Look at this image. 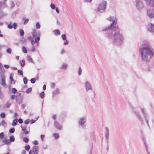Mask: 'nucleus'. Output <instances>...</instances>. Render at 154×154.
<instances>
[{"instance_id": "nucleus-1", "label": "nucleus", "mask_w": 154, "mask_h": 154, "mask_svg": "<svg viewBox=\"0 0 154 154\" xmlns=\"http://www.w3.org/2000/svg\"><path fill=\"white\" fill-rule=\"evenodd\" d=\"M140 57L143 62L148 64L154 55V50L149 45V42L146 40L143 42L139 49Z\"/></svg>"}, {"instance_id": "nucleus-2", "label": "nucleus", "mask_w": 154, "mask_h": 154, "mask_svg": "<svg viewBox=\"0 0 154 154\" xmlns=\"http://www.w3.org/2000/svg\"><path fill=\"white\" fill-rule=\"evenodd\" d=\"M116 21H114L109 26L105 27L102 30V32L106 37L110 38L112 35L113 32H115L119 29L118 26H116Z\"/></svg>"}, {"instance_id": "nucleus-3", "label": "nucleus", "mask_w": 154, "mask_h": 154, "mask_svg": "<svg viewBox=\"0 0 154 154\" xmlns=\"http://www.w3.org/2000/svg\"><path fill=\"white\" fill-rule=\"evenodd\" d=\"M113 43L118 45H120L122 44L123 41V37L120 32V29H119L114 33L112 37Z\"/></svg>"}, {"instance_id": "nucleus-4", "label": "nucleus", "mask_w": 154, "mask_h": 154, "mask_svg": "<svg viewBox=\"0 0 154 154\" xmlns=\"http://www.w3.org/2000/svg\"><path fill=\"white\" fill-rule=\"evenodd\" d=\"M129 105L132 111L134 112V114L137 117L140 122V123H141V125L143 124L144 121L143 120V119L139 112L136 111L135 110V108L131 104L129 103Z\"/></svg>"}, {"instance_id": "nucleus-5", "label": "nucleus", "mask_w": 154, "mask_h": 154, "mask_svg": "<svg viewBox=\"0 0 154 154\" xmlns=\"http://www.w3.org/2000/svg\"><path fill=\"white\" fill-rule=\"evenodd\" d=\"M107 3L106 1H103L99 5L97 9V11L100 13L105 12L106 8Z\"/></svg>"}, {"instance_id": "nucleus-6", "label": "nucleus", "mask_w": 154, "mask_h": 154, "mask_svg": "<svg viewBox=\"0 0 154 154\" xmlns=\"http://www.w3.org/2000/svg\"><path fill=\"white\" fill-rule=\"evenodd\" d=\"M140 110L143 114V118L146 123L147 125L149 128H150V126L149 123V116L148 115L145 111L144 108H141Z\"/></svg>"}, {"instance_id": "nucleus-7", "label": "nucleus", "mask_w": 154, "mask_h": 154, "mask_svg": "<svg viewBox=\"0 0 154 154\" xmlns=\"http://www.w3.org/2000/svg\"><path fill=\"white\" fill-rule=\"evenodd\" d=\"M109 129L107 127H105V137L106 141L107 146L106 149L107 151L109 150Z\"/></svg>"}, {"instance_id": "nucleus-8", "label": "nucleus", "mask_w": 154, "mask_h": 154, "mask_svg": "<svg viewBox=\"0 0 154 154\" xmlns=\"http://www.w3.org/2000/svg\"><path fill=\"white\" fill-rule=\"evenodd\" d=\"M136 6L138 10H140L144 7V5L142 1L140 0H137Z\"/></svg>"}, {"instance_id": "nucleus-9", "label": "nucleus", "mask_w": 154, "mask_h": 154, "mask_svg": "<svg viewBox=\"0 0 154 154\" xmlns=\"http://www.w3.org/2000/svg\"><path fill=\"white\" fill-rule=\"evenodd\" d=\"M32 34L33 37L35 38L37 37H39L41 35V33L40 31H38L36 29H34L32 30Z\"/></svg>"}, {"instance_id": "nucleus-10", "label": "nucleus", "mask_w": 154, "mask_h": 154, "mask_svg": "<svg viewBox=\"0 0 154 154\" xmlns=\"http://www.w3.org/2000/svg\"><path fill=\"white\" fill-rule=\"evenodd\" d=\"M148 16L152 18L154 17V10L153 9H148L147 11Z\"/></svg>"}, {"instance_id": "nucleus-11", "label": "nucleus", "mask_w": 154, "mask_h": 154, "mask_svg": "<svg viewBox=\"0 0 154 154\" xmlns=\"http://www.w3.org/2000/svg\"><path fill=\"white\" fill-rule=\"evenodd\" d=\"M147 29L150 32H154V24L151 23L147 26Z\"/></svg>"}, {"instance_id": "nucleus-12", "label": "nucleus", "mask_w": 154, "mask_h": 154, "mask_svg": "<svg viewBox=\"0 0 154 154\" xmlns=\"http://www.w3.org/2000/svg\"><path fill=\"white\" fill-rule=\"evenodd\" d=\"M147 5L154 7V0H144Z\"/></svg>"}, {"instance_id": "nucleus-13", "label": "nucleus", "mask_w": 154, "mask_h": 154, "mask_svg": "<svg viewBox=\"0 0 154 154\" xmlns=\"http://www.w3.org/2000/svg\"><path fill=\"white\" fill-rule=\"evenodd\" d=\"M54 126L58 129L61 130L62 129V126L60 125L57 121H55L54 122Z\"/></svg>"}, {"instance_id": "nucleus-14", "label": "nucleus", "mask_w": 154, "mask_h": 154, "mask_svg": "<svg viewBox=\"0 0 154 154\" xmlns=\"http://www.w3.org/2000/svg\"><path fill=\"white\" fill-rule=\"evenodd\" d=\"M38 146H34L32 148V151L33 154H38Z\"/></svg>"}, {"instance_id": "nucleus-15", "label": "nucleus", "mask_w": 154, "mask_h": 154, "mask_svg": "<svg viewBox=\"0 0 154 154\" xmlns=\"http://www.w3.org/2000/svg\"><path fill=\"white\" fill-rule=\"evenodd\" d=\"M23 97H18L16 98V102L18 104H20L22 102Z\"/></svg>"}, {"instance_id": "nucleus-16", "label": "nucleus", "mask_w": 154, "mask_h": 154, "mask_svg": "<svg viewBox=\"0 0 154 154\" xmlns=\"http://www.w3.org/2000/svg\"><path fill=\"white\" fill-rule=\"evenodd\" d=\"M1 79V82L0 83V84L4 87H5L6 84L5 82V76L0 77Z\"/></svg>"}, {"instance_id": "nucleus-17", "label": "nucleus", "mask_w": 154, "mask_h": 154, "mask_svg": "<svg viewBox=\"0 0 154 154\" xmlns=\"http://www.w3.org/2000/svg\"><path fill=\"white\" fill-rule=\"evenodd\" d=\"M22 130L24 132L25 134H28L29 133V131L26 130V125L23 126L22 125L21 126Z\"/></svg>"}, {"instance_id": "nucleus-18", "label": "nucleus", "mask_w": 154, "mask_h": 154, "mask_svg": "<svg viewBox=\"0 0 154 154\" xmlns=\"http://www.w3.org/2000/svg\"><path fill=\"white\" fill-rule=\"evenodd\" d=\"M5 70L4 67H0V77L5 76Z\"/></svg>"}, {"instance_id": "nucleus-19", "label": "nucleus", "mask_w": 154, "mask_h": 154, "mask_svg": "<svg viewBox=\"0 0 154 154\" xmlns=\"http://www.w3.org/2000/svg\"><path fill=\"white\" fill-rule=\"evenodd\" d=\"M107 20H109L110 21H112V22H113L114 21H116V26H118V25L117 24V19H114V17L113 16H110L109 17L107 18Z\"/></svg>"}, {"instance_id": "nucleus-20", "label": "nucleus", "mask_w": 154, "mask_h": 154, "mask_svg": "<svg viewBox=\"0 0 154 154\" xmlns=\"http://www.w3.org/2000/svg\"><path fill=\"white\" fill-rule=\"evenodd\" d=\"M86 120L84 117L81 118L79 121V123L81 125H83L86 122Z\"/></svg>"}, {"instance_id": "nucleus-21", "label": "nucleus", "mask_w": 154, "mask_h": 154, "mask_svg": "<svg viewBox=\"0 0 154 154\" xmlns=\"http://www.w3.org/2000/svg\"><path fill=\"white\" fill-rule=\"evenodd\" d=\"M85 87L86 89L90 90L91 89V86L89 83L88 82H86L85 83Z\"/></svg>"}, {"instance_id": "nucleus-22", "label": "nucleus", "mask_w": 154, "mask_h": 154, "mask_svg": "<svg viewBox=\"0 0 154 154\" xmlns=\"http://www.w3.org/2000/svg\"><path fill=\"white\" fill-rule=\"evenodd\" d=\"M13 75L14 74L13 73H11L10 75L9 78L10 80L11 83H12L13 82V84H14L16 82L14 80L13 78Z\"/></svg>"}, {"instance_id": "nucleus-23", "label": "nucleus", "mask_w": 154, "mask_h": 154, "mask_svg": "<svg viewBox=\"0 0 154 154\" xmlns=\"http://www.w3.org/2000/svg\"><path fill=\"white\" fill-rule=\"evenodd\" d=\"M40 40V38L39 37H37L35 38V40H32L31 42V44L32 45H33L35 43H38Z\"/></svg>"}, {"instance_id": "nucleus-24", "label": "nucleus", "mask_w": 154, "mask_h": 154, "mask_svg": "<svg viewBox=\"0 0 154 154\" xmlns=\"http://www.w3.org/2000/svg\"><path fill=\"white\" fill-rule=\"evenodd\" d=\"M59 93V90L58 88H57L52 92L53 97H54L55 95L58 94Z\"/></svg>"}, {"instance_id": "nucleus-25", "label": "nucleus", "mask_w": 154, "mask_h": 154, "mask_svg": "<svg viewBox=\"0 0 154 154\" xmlns=\"http://www.w3.org/2000/svg\"><path fill=\"white\" fill-rule=\"evenodd\" d=\"M17 118H16L13 121V122L12 123V126H15L17 125Z\"/></svg>"}, {"instance_id": "nucleus-26", "label": "nucleus", "mask_w": 154, "mask_h": 154, "mask_svg": "<svg viewBox=\"0 0 154 154\" xmlns=\"http://www.w3.org/2000/svg\"><path fill=\"white\" fill-rule=\"evenodd\" d=\"M54 34L56 35H59L60 34V32L58 29L54 30Z\"/></svg>"}, {"instance_id": "nucleus-27", "label": "nucleus", "mask_w": 154, "mask_h": 154, "mask_svg": "<svg viewBox=\"0 0 154 154\" xmlns=\"http://www.w3.org/2000/svg\"><path fill=\"white\" fill-rule=\"evenodd\" d=\"M143 141H144V145H145V148L146 149V151L147 152V153H148V154H149V152L148 151V150L147 146V144H146V141L145 140V139L144 138H143Z\"/></svg>"}, {"instance_id": "nucleus-28", "label": "nucleus", "mask_w": 154, "mask_h": 154, "mask_svg": "<svg viewBox=\"0 0 154 154\" xmlns=\"http://www.w3.org/2000/svg\"><path fill=\"white\" fill-rule=\"evenodd\" d=\"M2 141L3 142H5V143L6 144H8L10 142L9 140H8L7 138H5V139H3L2 140Z\"/></svg>"}, {"instance_id": "nucleus-29", "label": "nucleus", "mask_w": 154, "mask_h": 154, "mask_svg": "<svg viewBox=\"0 0 154 154\" xmlns=\"http://www.w3.org/2000/svg\"><path fill=\"white\" fill-rule=\"evenodd\" d=\"M20 64L21 66L22 67H24L25 64V60H23L20 61Z\"/></svg>"}, {"instance_id": "nucleus-30", "label": "nucleus", "mask_w": 154, "mask_h": 154, "mask_svg": "<svg viewBox=\"0 0 154 154\" xmlns=\"http://www.w3.org/2000/svg\"><path fill=\"white\" fill-rule=\"evenodd\" d=\"M19 32L20 35L21 36H23L24 34V32L23 30L20 29L19 30Z\"/></svg>"}, {"instance_id": "nucleus-31", "label": "nucleus", "mask_w": 154, "mask_h": 154, "mask_svg": "<svg viewBox=\"0 0 154 154\" xmlns=\"http://www.w3.org/2000/svg\"><path fill=\"white\" fill-rule=\"evenodd\" d=\"M27 59L28 61H30V62L34 63V61L32 60V58L29 55H27Z\"/></svg>"}, {"instance_id": "nucleus-32", "label": "nucleus", "mask_w": 154, "mask_h": 154, "mask_svg": "<svg viewBox=\"0 0 154 154\" xmlns=\"http://www.w3.org/2000/svg\"><path fill=\"white\" fill-rule=\"evenodd\" d=\"M22 48L23 53H27V50L25 47L23 46Z\"/></svg>"}, {"instance_id": "nucleus-33", "label": "nucleus", "mask_w": 154, "mask_h": 154, "mask_svg": "<svg viewBox=\"0 0 154 154\" xmlns=\"http://www.w3.org/2000/svg\"><path fill=\"white\" fill-rule=\"evenodd\" d=\"M9 141L10 142H14L15 140V138L14 136L11 135L9 137Z\"/></svg>"}, {"instance_id": "nucleus-34", "label": "nucleus", "mask_w": 154, "mask_h": 154, "mask_svg": "<svg viewBox=\"0 0 154 154\" xmlns=\"http://www.w3.org/2000/svg\"><path fill=\"white\" fill-rule=\"evenodd\" d=\"M91 137L93 140H95V133L94 132L91 133Z\"/></svg>"}, {"instance_id": "nucleus-35", "label": "nucleus", "mask_w": 154, "mask_h": 154, "mask_svg": "<svg viewBox=\"0 0 154 154\" xmlns=\"http://www.w3.org/2000/svg\"><path fill=\"white\" fill-rule=\"evenodd\" d=\"M1 124L2 126H3L4 127H5L7 126L6 123L5 122V121L4 120H3L2 121L1 123Z\"/></svg>"}, {"instance_id": "nucleus-36", "label": "nucleus", "mask_w": 154, "mask_h": 154, "mask_svg": "<svg viewBox=\"0 0 154 154\" xmlns=\"http://www.w3.org/2000/svg\"><path fill=\"white\" fill-rule=\"evenodd\" d=\"M61 38L63 40L65 41L66 39V34H62L61 36Z\"/></svg>"}, {"instance_id": "nucleus-37", "label": "nucleus", "mask_w": 154, "mask_h": 154, "mask_svg": "<svg viewBox=\"0 0 154 154\" xmlns=\"http://www.w3.org/2000/svg\"><path fill=\"white\" fill-rule=\"evenodd\" d=\"M67 67V65L66 63H63L61 67L62 69H66Z\"/></svg>"}, {"instance_id": "nucleus-38", "label": "nucleus", "mask_w": 154, "mask_h": 154, "mask_svg": "<svg viewBox=\"0 0 154 154\" xmlns=\"http://www.w3.org/2000/svg\"><path fill=\"white\" fill-rule=\"evenodd\" d=\"M45 92L43 91L40 94L39 96L41 98H43L45 97Z\"/></svg>"}, {"instance_id": "nucleus-39", "label": "nucleus", "mask_w": 154, "mask_h": 154, "mask_svg": "<svg viewBox=\"0 0 154 154\" xmlns=\"http://www.w3.org/2000/svg\"><path fill=\"white\" fill-rule=\"evenodd\" d=\"M17 23L15 22L14 23L12 24V28H13L14 29H17Z\"/></svg>"}, {"instance_id": "nucleus-40", "label": "nucleus", "mask_w": 154, "mask_h": 154, "mask_svg": "<svg viewBox=\"0 0 154 154\" xmlns=\"http://www.w3.org/2000/svg\"><path fill=\"white\" fill-rule=\"evenodd\" d=\"M6 16V14L3 13V12H0V19L3 17Z\"/></svg>"}, {"instance_id": "nucleus-41", "label": "nucleus", "mask_w": 154, "mask_h": 154, "mask_svg": "<svg viewBox=\"0 0 154 154\" xmlns=\"http://www.w3.org/2000/svg\"><path fill=\"white\" fill-rule=\"evenodd\" d=\"M41 25L38 22H37L36 24V29H38L40 28Z\"/></svg>"}, {"instance_id": "nucleus-42", "label": "nucleus", "mask_w": 154, "mask_h": 154, "mask_svg": "<svg viewBox=\"0 0 154 154\" xmlns=\"http://www.w3.org/2000/svg\"><path fill=\"white\" fill-rule=\"evenodd\" d=\"M18 13V11H17H17H16L14 12L12 14V17L13 18H14L16 14Z\"/></svg>"}, {"instance_id": "nucleus-43", "label": "nucleus", "mask_w": 154, "mask_h": 154, "mask_svg": "<svg viewBox=\"0 0 154 154\" xmlns=\"http://www.w3.org/2000/svg\"><path fill=\"white\" fill-rule=\"evenodd\" d=\"M53 136L55 139H57L59 138V135L57 133H54L53 134Z\"/></svg>"}, {"instance_id": "nucleus-44", "label": "nucleus", "mask_w": 154, "mask_h": 154, "mask_svg": "<svg viewBox=\"0 0 154 154\" xmlns=\"http://www.w3.org/2000/svg\"><path fill=\"white\" fill-rule=\"evenodd\" d=\"M26 41V39L24 38H22L20 40V42L22 43H24Z\"/></svg>"}, {"instance_id": "nucleus-45", "label": "nucleus", "mask_w": 154, "mask_h": 154, "mask_svg": "<svg viewBox=\"0 0 154 154\" xmlns=\"http://www.w3.org/2000/svg\"><path fill=\"white\" fill-rule=\"evenodd\" d=\"M15 131V129L14 128L10 129L9 130V132L10 133H13Z\"/></svg>"}, {"instance_id": "nucleus-46", "label": "nucleus", "mask_w": 154, "mask_h": 154, "mask_svg": "<svg viewBox=\"0 0 154 154\" xmlns=\"http://www.w3.org/2000/svg\"><path fill=\"white\" fill-rule=\"evenodd\" d=\"M17 73L20 75H22L23 74V72L22 70L18 69L17 71Z\"/></svg>"}, {"instance_id": "nucleus-47", "label": "nucleus", "mask_w": 154, "mask_h": 154, "mask_svg": "<svg viewBox=\"0 0 154 154\" xmlns=\"http://www.w3.org/2000/svg\"><path fill=\"white\" fill-rule=\"evenodd\" d=\"M25 149L26 151H29L30 148V146L29 145H27L25 146Z\"/></svg>"}, {"instance_id": "nucleus-48", "label": "nucleus", "mask_w": 154, "mask_h": 154, "mask_svg": "<svg viewBox=\"0 0 154 154\" xmlns=\"http://www.w3.org/2000/svg\"><path fill=\"white\" fill-rule=\"evenodd\" d=\"M23 81L24 84H26L27 83L28 79L26 77H24L23 78Z\"/></svg>"}, {"instance_id": "nucleus-49", "label": "nucleus", "mask_w": 154, "mask_h": 154, "mask_svg": "<svg viewBox=\"0 0 154 154\" xmlns=\"http://www.w3.org/2000/svg\"><path fill=\"white\" fill-rule=\"evenodd\" d=\"M12 25L11 23L10 22L8 24L7 27L9 29H11L12 28Z\"/></svg>"}, {"instance_id": "nucleus-50", "label": "nucleus", "mask_w": 154, "mask_h": 154, "mask_svg": "<svg viewBox=\"0 0 154 154\" xmlns=\"http://www.w3.org/2000/svg\"><path fill=\"white\" fill-rule=\"evenodd\" d=\"M17 92V89L15 88H13L12 89V93L13 94H16Z\"/></svg>"}, {"instance_id": "nucleus-51", "label": "nucleus", "mask_w": 154, "mask_h": 154, "mask_svg": "<svg viewBox=\"0 0 154 154\" xmlns=\"http://www.w3.org/2000/svg\"><path fill=\"white\" fill-rule=\"evenodd\" d=\"M32 88H29L27 89L26 91V92L27 94H29L32 91Z\"/></svg>"}, {"instance_id": "nucleus-52", "label": "nucleus", "mask_w": 154, "mask_h": 154, "mask_svg": "<svg viewBox=\"0 0 154 154\" xmlns=\"http://www.w3.org/2000/svg\"><path fill=\"white\" fill-rule=\"evenodd\" d=\"M52 9H55L56 8L55 5L53 3H51L50 5Z\"/></svg>"}, {"instance_id": "nucleus-53", "label": "nucleus", "mask_w": 154, "mask_h": 154, "mask_svg": "<svg viewBox=\"0 0 154 154\" xmlns=\"http://www.w3.org/2000/svg\"><path fill=\"white\" fill-rule=\"evenodd\" d=\"M23 141L27 143L29 142V139L26 137H24L23 138Z\"/></svg>"}, {"instance_id": "nucleus-54", "label": "nucleus", "mask_w": 154, "mask_h": 154, "mask_svg": "<svg viewBox=\"0 0 154 154\" xmlns=\"http://www.w3.org/2000/svg\"><path fill=\"white\" fill-rule=\"evenodd\" d=\"M30 81L32 83L34 84L36 81V79L34 78H32L30 79Z\"/></svg>"}, {"instance_id": "nucleus-55", "label": "nucleus", "mask_w": 154, "mask_h": 154, "mask_svg": "<svg viewBox=\"0 0 154 154\" xmlns=\"http://www.w3.org/2000/svg\"><path fill=\"white\" fill-rule=\"evenodd\" d=\"M11 8L12 9L14 8L15 6L14 4L13 1H11Z\"/></svg>"}, {"instance_id": "nucleus-56", "label": "nucleus", "mask_w": 154, "mask_h": 154, "mask_svg": "<svg viewBox=\"0 0 154 154\" xmlns=\"http://www.w3.org/2000/svg\"><path fill=\"white\" fill-rule=\"evenodd\" d=\"M82 70L81 68V67H79V69L78 71V74L79 75H81L82 73Z\"/></svg>"}, {"instance_id": "nucleus-57", "label": "nucleus", "mask_w": 154, "mask_h": 154, "mask_svg": "<svg viewBox=\"0 0 154 154\" xmlns=\"http://www.w3.org/2000/svg\"><path fill=\"white\" fill-rule=\"evenodd\" d=\"M0 116L2 118H4L5 116V114L4 112H2L0 114Z\"/></svg>"}, {"instance_id": "nucleus-58", "label": "nucleus", "mask_w": 154, "mask_h": 154, "mask_svg": "<svg viewBox=\"0 0 154 154\" xmlns=\"http://www.w3.org/2000/svg\"><path fill=\"white\" fill-rule=\"evenodd\" d=\"M6 52L9 54H11V48H8L6 50Z\"/></svg>"}, {"instance_id": "nucleus-59", "label": "nucleus", "mask_w": 154, "mask_h": 154, "mask_svg": "<svg viewBox=\"0 0 154 154\" xmlns=\"http://www.w3.org/2000/svg\"><path fill=\"white\" fill-rule=\"evenodd\" d=\"M30 122V119H27L26 120L24 121V123L25 125H27Z\"/></svg>"}, {"instance_id": "nucleus-60", "label": "nucleus", "mask_w": 154, "mask_h": 154, "mask_svg": "<svg viewBox=\"0 0 154 154\" xmlns=\"http://www.w3.org/2000/svg\"><path fill=\"white\" fill-rule=\"evenodd\" d=\"M17 97V95H11V100H14L15 99V98L16 99V98Z\"/></svg>"}, {"instance_id": "nucleus-61", "label": "nucleus", "mask_w": 154, "mask_h": 154, "mask_svg": "<svg viewBox=\"0 0 154 154\" xmlns=\"http://www.w3.org/2000/svg\"><path fill=\"white\" fill-rule=\"evenodd\" d=\"M18 121L19 123L22 124L23 122V120L22 119L20 118L18 119Z\"/></svg>"}, {"instance_id": "nucleus-62", "label": "nucleus", "mask_w": 154, "mask_h": 154, "mask_svg": "<svg viewBox=\"0 0 154 154\" xmlns=\"http://www.w3.org/2000/svg\"><path fill=\"white\" fill-rule=\"evenodd\" d=\"M4 137V133L3 132L0 133V138L1 139L3 138Z\"/></svg>"}, {"instance_id": "nucleus-63", "label": "nucleus", "mask_w": 154, "mask_h": 154, "mask_svg": "<svg viewBox=\"0 0 154 154\" xmlns=\"http://www.w3.org/2000/svg\"><path fill=\"white\" fill-rule=\"evenodd\" d=\"M11 105V103L8 102H7L6 104V106L8 108Z\"/></svg>"}, {"instance_id": "nucleus-64", "label": "nucleus", "mask_w": 154, "mask_h": 154, "mask_svg": "<svg viewBox=\"0 0 154 154\" xmlns=\"http://www.w3.org/2000/svg\"><path fill=\"white\" fill-rule=\"evenodd\" d=\"M29 21V20L28 19H27L25 20L23 22L24 24H26Z\"/></svg>"}]
</instances>
